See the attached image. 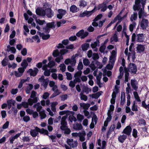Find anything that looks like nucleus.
<instances>
[{
  "mask_svg": "<svg viewBox=\"0 0 149 149\" xmlns=\"http://www.w3.org/2000/svg\"><path fill=\"white\" fill-rule=\"evenodd\" d=\"M140 2V0H135V4L133 6V9L134 11H139L138 15L139 19L143 18L147 16L146 13L144 11V8L146 2L144 1L142 3V8Z\"/></svg>",
  "mask_w": 149,
  "mask_h": 149,
  "instance_id": "nucleus-1",
  "label": "nucleus"
},
{
  "mask_svg": "<svg viewBox=\"0 0 149 149\" xmlns=\"http://www.w3.org/2000/svg\"><path fill=\"white\" fill-rule=\"evenodd\" d=\"M38 132L40 134H44V135H48L49 132L48 131L43 128L40 129L38 127H36L35 129L31 130L30 133L31 135L33 137H36L38 134Z\"/></svg>",
  "mask_w": 149,
  "mask_h": 149,
  "instance_id": "nucleus-2",
  "label": "nucleus"
},
{
  "mask_svg": "<svg viewBox=\"0 0 149 149\" xmlns=\"http://www.w3.org/2000/svg\"><path fill=\"white\" fill-rule=\"evenodd\" d=\"M37 93L34 91H32L30 97L31 98H33V99L31 98H29L28 100V102L30 106H32L33 103H35L37 102L38 101V98L35 96Z\"/></svg>",
  "mask_w": 149,
  "mask_h": 149,
  "instance_id": "nucleus-3",
  "label": "nucleus"
},
{
  "mask_svg": "<svg viewBox=\"0 0 149 149\" xmlns=\"http://www.w3.org/2000/svg\"><path fill=\"white\" fill-rule=\"evenodd\" d=\"M43 70H44V75L46 76H48L50 75L51 72H55L57 71L56 69H50L49 70L47 69V65L46 64L44 65L42 68Z\"/></svg>",
  "mask_w": 149,
  "mask_h": 149,
  "instance_id": "nucleus-4",
  "label": "nucleus"
},
{
  "mask_svg": "<svg viewBox=\"0 0 149 149\" xmlns=\"http://www.w3.org/2000/svg\"><path fill=\"white\" fill-rule=\"evenodd\" d=\"M127 69L128 72H129L133 74H136L137 71L136 65L135 64L133 63H130Z\"/></svg>",
  "mask_w": 149,
  "mask_h": 149,
  "instance_id": "nucleus-5",
  "label": "nucleus"
},
{
  "mask_svg": "<svg viewBox=\"0 0 149 149\" xmlns=\"http://www.w3.org/2000/svg\"><path fill=\"white\" fill-rule=\"evenodd\" d=\"M67 117L66 116H63L61 118V126L60 127V129L64 131L68 128V127L67 126V123L66 121Z\"/></svg>",
  "mask_w": 149,
  "mask_h": 149,
  "instance_id": "nucleus-6",
  "label": "nucleus"
},
{
  "mask_svg": "<svg viewBox=\"0 0 149 149\" xmlns=\"http://www.w3.org/2000/svg\"><path fill=\"white\" fill-rule=\"evenodd\" d=\"M54 22L49 23L46 24V27L43 28V30L45 33H49L50 30V28H54Z\"/></svg>",
  "mask_w": 149,
  "mask_h": 149,
  "instance_id": "nucleus-7",
  "label": "nucleus"
},
{
  "mask_svg": "<svg viewBox=\"0 0 149 149\" xmlns=\"http://www.w3.org/2000/svg\"><path fill=\"white\" fill-rule=\"evenodd\" d=\"M68 51L65 49H61L59 52V50L56 49L54 50L53 53V55L54 57H56L59 55L60 53L62 55H64L68 52Z\"/></svg>",
  "mask_w": 149,
  "mask_h": 149,
  "instance_id": "nucleus-8",
  "label": "nucleus"
},
{
  "mask_svg": "<svg viewBox=\"0 0 149 149\" xmlns=\"http://www.w3.org/2000/svg\"><path fill=\"white\" fill-rule=\"evenodd\" d=\"M148 24L149 22L148 19L143 18L140 22V26L142 29H146L148 26Z\"/></svg>",
  "mask_w": 149,
  "mask_h": 149,
  "instance_id": "nucleus-9",
  "label": "nucleus"
},
{
  "mask_svg": "<svg viewBox=\"0 0 149 149\" xmlns=\"http://www.w3.org/2000/svg\"><path fill=\"white\" fill-rule=\"evenodd\" d=\"M67 144L70 146V148L76 147L78 145V142L77 141H73L72 139H68L67 140Z\"/></svg>",
  "mask_w": 149,
  "mask_h": 149,
  "instance_id": "nucleus-10",
  "label": "nucleus"
},
{
  "mask_svg": "<svg viewBox=\"0 0 149 149\" xmlns=\"http://www.w3.org/2000/svg\"><path fill=\"white\" fill-rule=\"evenodd\" d=\"M45 77L44 76H42L39 79L38 81L42 83L41 84L45 88H46L49 83V80L48 79H45Z\"/></svg>",
  "mask_w": 149,
  "mask_h": 149,
  "instance_id": "nucleus-11",
  "label": "nucleus"
},
{
  "mask_svg": "<svg viewBox=\"0 0 149 149\" xmlns=\"http://www.w3.org/2000/svg\"><path fill=\"white\" fill-rule=\"evenodd\" d=\"M108 3L107 1L104 2L102 3L99 4L97 6V9L99 10L101 9V11L104 12L107 8V5Z\"/></svg>",
  "mask_w": 149,
  "mask_h": 149,
  "instance_id": "nucleus-12",
  "label": "nucleus"
},
{
  "mask_svg": "<svg viewBox=\"0 0 149 149\" xmlns=\"http://www.w3.org/2000/svg\"><path fill=\"white\" fill-rule=\"evenodd\" d=\"M88 32H85L84 30L82 29L77 32L76 35L78 37H80L81 38L84 39L88 35Z\"/></svg>",
  "mask_w": 149,
  "mask_h": 149,
  "instance_id": "nucleus-13",
  "label": "nucleus"
},
{
  "mask_svg": "<svg viewBox=\"0 0 149 149\" xmlns=\"http://www.w3.org/2000/svg\"><path fill=\"white\" fill-rule=\"evenodd\" d=\"M58 14L57 15V17L59 19H62L67 12L66 10L61 9H58Z\"/></svg>",
  "mask_w": 149,
  "mask_h": 149,
  "instance_id": "nucleus-14",
  "label": "nucleus"
},
{
  "mask_svg": "<svg viewBox=\"0 0 149 149\" xmlns=\"http://www.w3.org/2000/svg\"><path fill=\"white\" fill-rule=\"evenodd\" d=\"M39 71L38 69L36 68H34L33 70L32 69H29L27 71V73H29L31 76L34 77L36 76Z\"/></svg>",
  "mask_w": 149,
  "mask_h": 149,
  "instance_id": "nucleus-15",
  "label": "nucleus"
},
{
  "mask_svg": "<svg viewBox=\"0 0 149 149\" xmlns=\"http://www.w3.org/2000/svg\"><path fill=\"white\" fill-rule=\"evenodd\" d=\"M131 84L133 89L135 91H137L138 88V82L134 79H132L131 80Z\"/></svg>",
  "mask_w": 149,
  "mask_h": 149,
  "instance_id": "nucleus-16",
  "label": "nucleus"
},
{
  "mask_svg": "<svg viewBox=\"0 0 149 149\" xmlns=\"http://www.w3.org/2000/svg\"><path fill=\"white\" fill-rule=\"evenodd\" d=\"M45 15L49 18L52 17L54 15V13L50 8L45 9Z\"/></svg>",
  "mask_w": 149,
  "mask_h": 149,
  "instance_id": "nucleus-17",
  "label": "nucleus"
},
{
  "mask_svg": "<svg viewBox=\"0 0 149 149\" xmlns=\"http://www.w3.org/2000/svg\"><path fill=\"white\" fill-rule=\"evenodd\" d=\"M132 132V128L130 126H127L123 130V133L129 136Z\"/></svg>",
  "mask_w": 149,
  "mask_h": 149,
  "instance_id": "nucleus-18",
  "label": "nucleus"
},
{
  "mask_svg": "<svg viewBox=\"0 0 149 149\" xmlns=\"http://www.w3.org/2000/svg\"><path fill=\"white\" fill-rule=\"evenodd\" d=\"M36 14L39 15L44 16L45 15V10L41 8H37L36 10Z\"/></svg>",
  "mask_w": 149,
  "mask_h": 149,
  "instance_id": "nucleus-19",
  "label": "nucleus"
},
{
  "mask_svg": "<svg viewBox=\"0 0 149 149\" xmlns=\"http://www.w3.org/2000/svg\"><path fill=\"white\" fill-rule=\"evenodd\" d=\"M136 48L137 53H141L144 51L145 48L143 45H138Z\"/></svg>",
  "mask_w": 149,
  "mask_h": 149,
  "instance_id": "nucleus-20",
  "label": "nucleus"
},
{
  "mask_svg": "<svg viewBox=\"0 0 149 149\" xmlns=\"http://www.w3.org/2000/svg\"><path fill=\"white\" fill-rule=\"evenodd\" d=\"M135 54L136 53L135 51L129 52L128 54L127 59L129 60L130 58H131L133 61H134L136 58Z\"/></svg>",
  "mask_w": 149,
  "mask_h": 149,
  "instance_id": "nucleus-21",
  "label": "nucleus"
},
{
  "mask_svg": "<svg viewBox=\"0 0 149 149\" xmlns=\"http://www.w3.org/2000/svg\"><path fill=\"white\" fill-rule=\"evenodd\" d=\"M125 73V80L124 82L125 83L129 81V73L127 68H125V70H124Z\"/></svg>",
  "mask_w": 149,
  "mask_h": 149,
  "instance_id": "nucleus-22",
  "label": "nucleus"
},
{
  "mask_svg": "<svg viewBox=\"0 0 149 149\" xmlns=\"http://www.w3.org/2000/svg\"><path fill=\"white\" fill-rule=\"evenodd\" d=\"M78 55L77 54H76L75 55H73L71 57L70 59V64L72 66H74L76 63V61L75 59L76 57Z\"/></svg>",
  "mask_w": 149,
  "mask_h": 149,
  "instance_id": "nucleus-23",
  "label": "nucleus"
},
{
  "mask_svg": "<svg viewBox=\"0 0 149 149\" xmlns=\"http://www.w3.org/2000/svg\"><path fill=\"white\" fill-rule=\"evenodd\" d=\"M136 41L138 42H142L143 41L144 36L143 34H137L136 36Z\"/></svg>",
  "mask_w": 149,
  "mask_h": 149,
  "instance_id": "nucleus-24",
  "label": "nucleus"
},
{
  "mask_svg": "<svg viewBox=\"0 0 149 149\" xmlns=\"http://www.w3.org/2000/svg\"><path fill=\"white\" fill-rule=\"evenodd\" d=\"M37 33L40 37H42V39L43 40H47L50 37L49 34L45 35L43 33H41L40 32L38 31Z\"/></svg>",
  "mask_w": 149,
  "mask_h": 149,
  "instance_id": "nucleus-25",
  "label": "nucleus"
},
{
  "mask_svg": "<svg viewBox=\"0 0 149 149\" xmlns=\"http://www.w3.org/2000/svg\"><path fill=\"white\" fill-rule=\"evenodd\" d=\"M86 135V134L84 132L79 133V140L81 141H84Z\"/></svg>",
  "mask_w": 149,
  "mask_h": 149,
  "instance_id": "nucleus-26",
  "label": "nucleus"
},
{
  "mask_svg": "<svg viewBox=\"0 0 149 149\" xmlns=\"http://www.w3.org/2000/svg\"><path fill=\"white\" fill-rule=\"evenodd\" d=\"M6 51L8 52L11 51L12 53H15L16 52V49L15 47H11L10 45H8L7 46Z\"/></svg>",
  "mask_w": 149,
  "mask_h": 149,
  "instance_id": "nucleus-27",
  "label": "nucleus"
},
{
  "mask_svg": "<svg viewBox=\"0 0 149 149\" xmlns=\"http://www.w3.org/2000/svg\"><path fill=\"white\" fill-rule=\"evenodd\" d=\"M92 14L91 11H84L83 13L80 14L79 16L80 17H84L86 16H89Z\"/></svg>",
  "mask_w": 149,
  "mask_h": 149,
  "instance_id": "nucleus-28",
  "label": "nucleus"
},
{
  "mask_svg": "<svg viewBox=\"0 0 149 149\" xmlns=\"http://www.w3.org/2000/svg\"><path fill=\"white\" fill-rule=\"evenodd\" d=\"M33 107L36 108L37 111L39 112L40 111L42 108L40 102H38L34 104L33 106Z\"/></svg>",
  "mask_w": 149,
  "mask_h": 149,
  "instance_id": "nucleus-29",
  "label": "nucleus"
},
{
  "mask_svg": "<svg viewBox=\"0 0 149 149\" xmlns=\"http://www.w3.org/2000/svg\"><path fill=\"white\" fill-rule=\"evenodd\" d=\"M137 18V14L136 12H134L133 14L131 15L130 17V20L131 22H133L134 21L136 20Z\"/></svg>",
  "mask_w": 149,
  "mask_h": 149,
  "instance_id": "nucleus-30",
  "label": "nucleus"
},
{
  "mask_svg": "<svg viewBox=\"0 0 149 149\" xmlns=\"http://www.w3.org/2000/svg\"><path fill=\"white\" fill-rule=\"evenodd\" d=\"M21 65L22 67L21 68L25 70L27 66L28 65V64L26 59H24L23 60L21 64Z\"/></svg>",
  "mask_w": 149,
  "mask_h": 149,
  "instance_id": "nucleus-31",
  "label": "nucleus"
},
{
  "mask_svg": "<svg viewBox=\"0 0 149 149\" xmlns=\"http://www.w3.org/2000/svg\"><path fill=\"white\" fill-rule=\"evenodd\" d=\"M127 137V136L124 134L120 135L118 138V140L120 143H123Z\"/></svg>",
  "mask_w": 149,
  "mask_h": 149,
  "instance_id": "nucleus-32",
  "label": "nucleus"
},
{
  "mask_svg": "<svg viewBox=\"0 0 149 149\" xmlns=\"http://www.w3.org/2000/svg\"><path fill=\"white\" fill-rule=\"evenodd\" d=\"M123 67L121 66L120 67L119 69L120 75L118 77V79H121L122 78V77L123 76Z\"/></svg>",
  "mask_w": 149,
  "mask_h": 149,
  "instance_id": "nucleus-33",
  "label": "nucleus"
},
{
  "mask_svg": "<svg viewBox=\"0 0 149 149\" xmlns=\"http://www.w3.org/2000/svg\"><path fill=\"white\" fill-rule=\"evenodd\" d=\"M101 92H98L96 93L93 94L92 95H90V96L92 98H94L95 99H97L101 95Z\"/></svg>",
  "mask_w": 149,
  "mask_h": 149,
  "instance_id": "nucleus-34",
  "label": "nucleus"
},
{
  "mask_svg": "<svg viewBox=\"0 0 149 149\" xmlns=\"http://www.w3.org/2000/svg\"><path fill=\"white\" fill-rule=\"evenodd\" d=\"M99 43V41L98 40H97L96 42H95L94 43H92L91 46L92 48L94 49V50L96 51L97 50V48H96L97 46Z\"/></svg>",
  "mask_w": 149,
  "mask_h": 149,
  "instance_id": "nucleus-35",
  "label": "nucleus"
},
{
  "mask_svg": "<svg viewBox=\"0 0 149 149\" xmlns=\"http://www.w3.org/2000/svg\"><path fill=\"white\" fill-rule=\"evenodd\" d=\"M113 113V112L111 111L110 110H108L107 113V118L106 120L108 122H110L111 120L112 116L111 115Z\"/></svg>",
  "mask_w": 149,
  "mask_h": 149,
  "instance_id": "nucleus-36",
  "label": "nucleus"
},
{
  "mask_svg": "<svg viewBox=\"0 0 149 149\" xmlns=\"http://www.w3.org/2000/svg\"><path fill=\"white\" fill-rule=\"evenodd\" d=\"M70 11L73 13L77 12L78 10L77 8L75 5H74L70 7Z\"/></svg>",
  "mask_w": 149,
  "mask_h": 149,
  "instance_id": "nucleus-37",
  "label": "nucleus"
},
{
  "mask_svg": "<svg viewBox=\"0 0 149 149\" xmlns=\"http://www.w3.org/2000/svg\"><path fill=\"white\" fill-rule=\"evenodd\" d=\"M33 86L31 84H29V86L26 88L25 89L26 92V93L29 94V93L30 91L32 89Z\"/></svg>",
  "mask_w": 149,
  "mask_h": 149,
  "instance_id": "nucleus-38",
  "label": "nucleus"
},
{
  "mask_svg": "<svg viewBox=\"0 0 149 149\" xmlns=\"http://www.w3.org/2000/svg\"><path fill=\"white\" fill-rule=\"evenodd\" d=\"M39 115L40 116L41 119H43L46 117V115L45 113V111L43 110L39 112Z\"/></svg>",
  "mask_w": 149,
  "mask_h": 149,
  "instance_id": "nucleus-39",
  "label": "nucleus"
},
{
  "mask_svg": "<svg viewBox=\"0 0 149 149\" xmlns=\"http://www.w3.org/2000/svg\"><path fill=\"white\" fill-rule=\"evenodd\" d=\"M73 127L74 129L78 130H81L82 128L81 125L79 123H77L74 125Z\"/></svg>",
  "mask_w": 149,
  "mask_h": 149,
  "instance_id": "nucleus-40",
  "label": "nucleus"
},
{
  "mask_svg": "<svg viewBox=\"0 0 149 149\" xmlns=\"http://www.w3.org/2000/svg\"><path fill=\"white\" fill-rule=\"evenodd\" d=\"M125 17H126V16L124 15L123 17H122L121 16L119 15H118L116 17H115L114 18L113 20L115 22L117 20H118V21H122L123 19Z\"/></svg>",
  "mask_w": 149,
  "mask_h": 149,
  "instance_id": "nucleus-41",
  "label": "nucleus"
},
{
  "mask_svg": "<svg viewBox=\"0 0 149 149\" xmlns=\"http://www.w3.org/2000/svg\"><path fill=\"white\" fill-rule=\"evenodd\" d=\"M136 25V23L135 22H133L132 24L129 26V29L130 31H133L134 28H135Z\"/></svg>",
  "mask_w": 149,
  "mask_h": 149,
  "instance_id": "nucleus-42",
  "label": "nucleus"
},
{
  "mask_svg": "<svg viewBox=\"0 0 149 149\" xmlns=\"http://www.w3.org/2000/svg\"><path fill=\"white\" fill-rule=\"evenodd\" d=\"M89 46V44L88 43H85L82 45V48L83 51H86L87 50Z\"/></svg>",
  "mask_w": 149,
  "mask_h": 149,
  "instance_id": "nucleus-43",
  "label": "nucleus"
},
{
  "mask_svg": "<svg viewBox=\"0 0 149 149\" xmlns=\"http://www.w3.org/2000/svg\"><path fill=\"white\" fill-rule=\"evenodd\" d=\"M80 99L82 100H84V101H86L87 100V96L84 95L82 93H81L80 94Z\"/></svg>",
  "mask_w": 149,
  "mask_h": 149,
  "instance_id": "nucleus-44",
  "label": "nucleus"
},
{
  "mask_svg": "<svg viewBox=\"0 0 149 149\" xmlns=\"http://www.w3.org/2000/svg\"><path fill=\"white\" fill-rule=\"evenodd\" d=\"M7 105H12L13 106H14L15 101L12 99H11L7 100Z\"/></svg>",
  "mask_w": 149,
  "mask_h": 149,
  "instance_id": "nucleus-45",
  "label": "nucleus"
},
{
  "mask_svg": "<svg viewBox=\"0 0 149 149\" xmlns=\"http://www.w3.org/2000/svg\"><path fill=\"white\" fill-rule=\"evenodd\" d=\"M60 93V92L59 91L58 89L55 91H54V93L52 94L51 95V97H54L58 95Z\"/></svg>",
  "mask_w": 149,
  "mask_h": 149,
  "instance_id": "nucleus-46",
  "label": "nucleus"
},
{
  "mask_svg": "<svg viewBox=\"0 0 149 149\" xmlns=\"http://www.w3.org/2000/svg\"><path fill=\"white\" fill-rule=\"evenodd\" d=\"M83 68V65L81 61H79L77 67V69L79 71H81Z\"/></svg>",
  "mask_w": 149,
  "mask_h": 149,
  "instance_id": "nucleus-47",
  "label": "nucleus"
},
{
  "mask_svg": "<svg viewBox=\"0 0 149 149\" xmlns=\"http://www.w3.org/2000/svg\"><path fill=\"white\" fill-rule=\"evenodd\" d=\"M36 23L40 25H42L44 24H46V22L44 20H40L38 19H36Z\"/></svg>",
  "mask_w": 149,
  "mask_h": 149,
  "instance_id": "nucleus-48",
  "label": "nucleus"
},
{
  "mask_svg": "<svg viewBox=\"0 0 149 149\" xmlns=\"http://www.w3.org/2000/svg\"><path fill=\"white\" fill-rule=\"evenodd\" d=\"M79 6H83L85 7L87 5V3L86 2L83 0H80V1Z\"/></svg>",
  "mask_w": 149,
  "mask_h": 149,
  "instance_id": "nucleus-49",
  "label": "nucleus"
},
{
  "mask_svg": "<svg viewBox=\"0 0 149 149\" xmlns=\"http://www.w3.org/2000/svg\"><path fill=\"white\" fill-rule=\"evenodd\" d=\"M55 65V62L53 61H51L48 63L47 65V67L49 68H51L54 67Z\"/></svg>",
  "mask_w": 149,
  "mask_h": 149,
  "instance_id": "nucleus-50",
  "label": "nucleus"
},
{
  "mask_svg": "<svg viewBox=\"0 0 149 149\" xmlns=\"http://www.w3.org/2000/svg\"><path fill=\"white\" fill-rule=\"evenodd\" d=\"M139 125H144L146 124L145 120L143 119H141L139 120L138 121Z\"/></svg>",
  "mask_w": 149,
  "mask_h": 149,
  "instance_id": "nucleus-51",
  "label": "nucleus"
},
{
  "mask_svg": "<svg viewBox=\"0 0 149 149\" xmlns=\"http://www.w3.org/2000/svg\"><path fill=\"white\" fill-rule=\"evenodd\" d=\"M82 72L81 71H78L77 72L74 74V77H81L82 74Z\"/></svg>",
  "mask_w": 149,
  "mask_h": 149,
  "instance_id": "nucleus-52",
  "label": "nucleus"
},
{
  "mask_svg": "<svg viewBox=\"0 0 149 149\" xmlns=\"http://www.w3.org/2000/svg\"><path fill=\"white\" fill-rule=\"evenodd\" d=\"M69 119L71 123L73 121L76 122L77 121V119L75 117L73 116H70L69 117Z\"/></svg>",
  "mask_w": 149,
  "mask_h": 149,
  "instance_id": "nucleus-53",
  "label": "nucleus"
},
{
  "mask_svg": "<svg viewBox=\"0 0 149 149\" xmlns=\"http://www.w3.org/2000/svg\"><path fill=\"white\" fill-rule=\"evenodd\" d=\"M115 57L111 56L109 58V63L114 64L115 60Z\"/></svg>",
  "mask_w": 149,
  "mask_h": 149,
  "instance_id": "nucleus-54",
  "label": "nucleus"
},
{
  "mask_svg": "<svg viewBox=\"0 0 149 149\" xmlns=\"http://www.w3.org/2000/svg\"><path fill=\"white\" fill-rule=\"evenodd\" d=\"M59 67L60 68V70H61L62 72H64L66 70V66L64 64H61L59 65Z\"/></svg>",
  "mask_w": 149,
  "mask_h": 149,
  "instance_id": "nucleus-55",
  "label": "nucleus"
},
{
  "mask_svg": "<svg viewBox=\"0 0 149 149\" xmlns=\"http://www.w3.org/2000/svg\"><path fill=\"white\" fill-rule=\"evenodd\" d=\"M77 117L78 120L80 122L84 118V116L80 114L77 115Z\"/></svg>",
  "mask_w": 149,
  "mask_h": 149,
  "instance_id": "nucleus-56",
  "label": "nucleus"
},
{
  "mask_svg": "<svg viewBox=\"0 0 149 149\" xmlns=\"http://www.w3.org/2000/svg\"><path fill=\"white\" fill-rule=\"evenodd\" d=\"M129 52L135 51V49L134 48V44L132 43L131 44L129 48Z\"/></svg>",
  "mask_w": 149,
  "mask_h": 149,
  "instance_id": "nucleus-57",
  "label": "nucleus"
},
{
  "mask_svg": "<svg viewBox=\"0 0 149 149\" xmlns=\"http://www.w3.org/2000/svg\"><path fill=\"white\" fill-rule=\"evenodd\" d=\"M137 131L135 129H134L132 131V136L135 138H136L137 137Z\"/></svg>",
  "mask_w": 149,
  "mask_h": 149,
  "instance_id": "nucleus-58",
  "label": "nucleus"
},
{
  "mask_svg": "<svg viewBox=\"0 0 149 149\" xmlns=\"http://www.w3.org/2000/svg\"><path fill=\"white\" fill-rule=\"evenodd\" d=\"M106 46L104 45H102L100 47L99 50L100 52L103 53L104 52L106 49Z\"/></svg>",
  "mask_w": 149,
  "mask_h": 149,
  "instance_id": "nucleus-59",
  "label": "nucleus"
},
{
  "mask_svg": "<svg viewBox=\"0 0 149 149\" xmlns=\"http://www.w3.org/2000/svg\"><path fill=\"white\" fill-rule=\"evenodd\" d=\"M102 17V14H100L98 15L93 20V21L96 22L100 19Z\"/></svg>",
  "mask_w": 149,
  "mask_h": 149,
  "instance_id": "nucleus-60",
  "label": "nucleus"
},
{
  "mask_svg": "<svg viewBox=\"0 0 149 149\" xmlns=\"http://www.w3.org/2000/svg\"><path fill=\"white\" fill-rule=\"evenodd\" d=\"M83 63L84 65L87 66L89 65L90 62L88 59H84L83 60Z\"/></svg>",
  "mask_w": 149,
  "mask_h": 149,
  "instance_id": "nucleus-61",
  "label": "nucleus"
},
{
  "mask_svg": "<svg viewBox=\"0 0 149 149\" xmlns=\"http://www.w3.org/2000/svg\"><path fill=\"white\" fill-rule=\"evenodd\" d=\"M27 53V49L26 48H23L21 51V53L22 54L23 56H25L26 55Z\"/></svg>",
  "mask_w": 149,
  "mask_h": 149,
  "instance_id": "nucleus-62",
  "label": "nucleus"
},
{
  "mask_svg": "<svg viewBox=\"0 0 149 149\" xmlns=\"http://www.w3.org/2000/svg\"><path fill=\"white\" fill-rule=\"evenodd\" d=\"M99 58V55L98 54L94 53H93L92 55V58L94 60H96L98 59Z\"/></svg>",
  "mask_w": 149,
  "mask_h": 149,
  "instance_id": "nucleus-63",
  "label": "nucleus"
},
{
  "mask_svg": "<svg viewBox=\"0 0 149 149\" xmlns=\"http://www.w3.org/2000/svg\"><path fill=\"white\" fill-rule=\"evenodd\" d=\"M63 59V57L62 55H61L58 57L56 58L55 59V61L58 63H59L60 62L61 60Z\"/></svg>",
  "mask_w": 149,
  "mask_h": 149,
  "instance_id": "nucleus-64",
  "label": "nucleus"
}]
</instances>
